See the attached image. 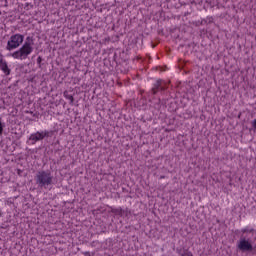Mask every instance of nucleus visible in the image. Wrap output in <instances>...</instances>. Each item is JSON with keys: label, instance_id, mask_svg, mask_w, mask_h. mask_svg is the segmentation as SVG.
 Here are the masks:
<instances>
[{"label": "nucleus", "instance_id": "obj_1", "mask_svg": "<svg viewBox=\"0 0 256 256\" xmlns=\"http://www.w3.org/2000/svg\"><path fill=\"white\" fill-rule=\"evenodd\" d=\"M31 53H33V40H30L28 37L22 47L13 53L8 54V57L18 59V61H25Z\"/></svg>", "mask_w": 256, "mask_h": 256}, {"label": "nucleus", "instance_id": "obj_2", "mask_svg": "<svg viewBox=\"0 0 256 256\" xmlns=\"http://www.w3.org/2000/svg\"><path fill=\"white\" fill-rule=\"evenodd\" d=\"M35 181L39 187L47 189V187L53 185V175H51L50 172L40 171L36 174Z\"/></svg>", "mask_w": 256, "mask_h": 256}, {"label": "nucleus", "instance_id": "obj_3", "mask_svg": "<svg viewBox=\"0 0 256 256\" xmlns=\"http://www.w3.org/2000/svg\"><path fill=\"white\" fill-rule=\"evenodd\" d=\"M23 41H25V36H23L22 34L12 35L7 42V46H6L7 51H13L14 49H19V47L23 45Z\"/></svg>", "mask_w": 256, "mask_h": 256}, {"label": "nucleus", "instance_id": "obj_4", "mask_svg": "<svg viewBox=\"0 0 256 256\" xmlns=\"http://www.w3.org/2000/svg\"><path fill=\"white\" fill-rule=\"evenodd\" d=\"M49 137V131L36 132L30 135L29 141L31 145H35L37 141H43L44 138Z\"/></svg>", "mask_w": 256, "mask_h": 256}, {"label": "nucleus", "instance_id": "obj_5", "mask_svg": "<svg viewBox=\"0 0 256 256\" xmlns=\"http://www.w3.org/2000/svg\"><path fill=\"white\" fill-rule=\"evenodd\" d=\"M237 247L240 251H243V252L253 251V244H251V242L245 238L240 239Z\"/></svg>", "mask_w": 256, "mask_h": 256}, {"label": "nucleus", "instance_id": "obj_6", "mask_svg": "<svg viewBox=\"0 0 256 256\" xmlns=\"http://www.w3.org/2000/svg\"><path fill=\"white\" fill-rule=\"evenodd\" d=\"M0 70L5 73V75L11 74V69H9V66L7 65V61L3 60V58L0 59Z\"/></svg>", "mask_w": 256, "mask_h": 256}, {"label": "nucleus", "instance_id": "obj_7", "mask_svg": "<svg viewBox=\"0 0 256 256\" xmlns=\"http://www.w3.org/2000/svg\"><path fill=\"white\" fill-rule=\"evenodd\" d=\"M64 97L65 99H68V101H70L71 104H73V102L75 101L73 95L69 94L68 91H64Z\"/></svg>", "mask_w": 256, "mask_h": 256}, {"label": "nucleus", "instance_id": "obj_8", "mask_svg": "<svg viewBox=\"0 0 256 256\" xmlns=\"http://www.w3.org/2000/svg\"><path fill=\"white\" fill-rule=\"evenodd\" d=\"M160 87H161V80H158V81L156 82V88H153V89H152L153 93H154V94L157 93V89H159Z\"/></svg>", "mask_w": 256, "mask_h": 256}, {"label": "nucleus", "instance_id": "obj_9", "mask_svg": "<svg viewBox=\"0 0 256 256\" xmlns=\"http://www.w3.org/2000/svg\"><path fill=\"white\" fill-rule=\"evenodd\" d=\"M181 256H193V253L185 251L184 253L181 254Z\"/></svg>", "mask_w": 256, "mask_h": 256}, {"label": "nucleus", "instance_id": "obj_10", "mask_svg": "<svg viewBox=\"0 0 256 256\" xmlns=\"http://www.w3.org/2000/svg\"><path fill=\"white\" fill-rule=\"evenodd\" d=\"M0 135H3V122L0 119Z\"/></svg>", "mask_w": 256, "mask_h": 256}, {"label": "nucleus", "instance_id": "obj_11", "mask_svg": "<svg viewBox=\"0 0 256 256\" xmlns=\"http://www.w3.org/2000/svg\"><path fill=\"white\" fill-rule=\"evenodd\" d=\"M0 217H1V212H0Z\"/></svg>", "mask_w": 256, "mask_h": 256}]
</instances>
